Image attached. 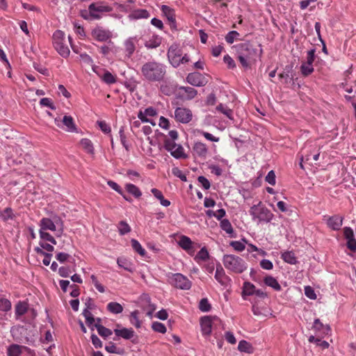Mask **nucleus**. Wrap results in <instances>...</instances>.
<instances>
[{
	"label": "nucleus",
	"mask_w": 356,
	"mask_h": 356,
	"mask_svg": "<svg viewBox=\"0 0 356 356\" xmlns=\"http://www.w3.org/2000/svg\"><path fill=\"white\" fill-rule=\"evenodd\" d=\"M107 310L113 314H119L122 312V306L116 302H111L106 306Z\"/></svg>",
	"instance_id": "obj_34"
},
{
	"label": "nucleus",
	"mask_w": 356,
	"mask_h": 356,
	"mask_svg": "<svg viewBox=\"0 0 356 356\" xmlns=\"http://www.w3.org/2000/svg\"><path fill=\"white\" fill-rule=\"evenodd\" d=\"M89 10L91 14V18L99 19L106 13L113 10V8L104 1H99L92 3L89 5Z\"/></svg>",
	"instance_id": "obj_8"
},
{
	"label": "nucleus",
	"mask_w": 356,
	"mask_h": 356,
	"mask_svg": "<svg viewBox=\"0 0 356 356\" xmlns=\"http://www.w3.org/2000/svg\"><path fill=\"white\" fill-rule=\"evenodd\" d=\"M314 149V145H311V144H306L302 152V154L300 157V167L302 168H303V165H302V162L304 161V159H305L306 161H309L310 159V154H305V150L307 151V152H311L312 151V149Z\"/></svg>",
	"instance_id": "obj_46"
},
{
	"label": "nucleus",
	"mask_w": 356,
	"mask_h": 356,
	"mask_svg": "<svg viewBox=\"0 0 356 356\" xmlns=\"http://www.w3.org/2000/svg\"><path fill=\"white\" fill-rule=\"evenodd\" d=\"M179 90L184 92L182 94L185 95L186 98H187L188 99H191L194 98L195 97V95H197L196 90L192 87L182 86V87H180Z\"/></svg>",
	"instance_id": "obj_37"
},
{
	"label": "nucleus",
	"mask_w": 356,
	"mask_h": 356,
	"mask_svg": "<svg viewBox=\"0 0 356 356\" xmlns=\"http://www.w3.org/2000/svg\"><path fill=\"white\" fill-rule=\"evenodd\" d=\"M186 81L194 86H203L207 83L202 74L199 72L189 73L186 76Z\"/></svg>",
	"instance_id": "obj_19"
},
{
	"label": "nucleus",
	"mask_w": 356,
	"mask_h": 356,
	"mask_svg": "<svg viewBox=\"0 0 356 356\" xmlns=\"http://www.w3.org/2000/svg\"><path fill=\"white\" fill-rule=\"evenodd\" d=\"M107 184L108 186L111 188L113 189V191H115L116 193H118V194H120V195L123 196V198L125 199L127 201H129V199L127 197H126L125 196L123 195V192H122V188H120V186L115 182L113 181H108L107 182Z\"/></svg>",
	"instance_id": "obj_57"
},
{
	"label": "nucleus",
	"mask_w": 356,
	"mask_h": 356,
	"mask_svg": "<svg viewBox=\"0 0 356 356\" xmlns=\"http://www.w3.org/2000/svg\"><path fill=\"white\" fill-rule=\"evenodd\" d=\"M220 226L222 230H224L227 234H229L230 236H233L234 234V229L233 227L230 222V221L228 219H222L220 221Z\"/></svg>",
	"instance_id": "obj_36"
},
{
	"label": "nucleus",
	"mask_w": 356,
	"mask_h": 356,
	"mask_svg": "<svg viewBox=\"0 0 356 356\" xmlns=\"http://www.w3.org/2000/svg\"><path fill=\"white\" fill-rule=\"evenodd\" d=\"M12 308L11 302L5 298H0V311L7 312Z\"/></svg>",
	"instance_id": "obj_53"
},
{
	"label": "nucleus",
	"mask_w": 356,
	"mask_h": 356,
	"mask_svg": "<svg viewBox=\"0 0 356 356\" xmlns=\"http://www.w3.org/2000/svg\"><path fill=\"white\" fill-rule=\"evenodd\" d=\"M172 173L174 176L180 179L181 181H187L186 176L185 175V174H184L183 172L181 170H179L178 168L174 167L172 169Z\"/></svg>",
	"instance_id": "obj_62"
},
{
	"label": "nucleus",
	"mask_w": 356,
	"mask_h": 356,
	"mask_svg": "<svg viewBox=\"0 0 356 356\" xmlns=\"http://www.w3.org/2000/svg\"><path fill=\"white\" fill-rule=\"evenodd\" d=\"M175 118L180 123L186 124L191 120L192 113L188 108L178 107L175 111Z\"/></svg>",
	"instance_id": "obj_13"
},
{
	"label": "nucleus",
	"mask_w": 356,
	"mask_h": 356,
	"mask_svg": "<svg viewBox=\"0 0 356 356\" xmlns=\"http://www.w3.org/2000/svg\"><path fill=\"white\" fill-rule=\"evenodd\" d=\"M168 58L170 64L175 67H178L180 64L189 62L187 55H182L181 49L177 44H172L168 49Z\"/></svg>",
	"instance_id": "obj_7"
},
{
	"label": "nucleus",
	"mask_w": 356,
	"mask_h": 356,
	"mask_svg": "<svg viewBox=\"0 0 356 356\" xmlns=\"http://www.w3.org/2000/svg\"><path fill=\"white\" fill-rule=\"evenodd\" d=\"M282 259L287 264L295 265L297 263V258L292 251H286L282 254Z\"/></svg>",
	"instance_id": "obj_32"
},
{
	"label": "nucleus",
	"mask_w": 356,
	"mask_h": 356,
	"mask_svg": "<svg viewBox=\"0 0 356 356\" xmlns=\"http://www.w3.org/2000/svg\"><path fill=\"white\" fill-rule=\"evenodd\" d=\"M97 331L102 337L108 338L112 335L113 332L101 325H96Z\"/></svg>",
	"instance_id": "obj_47"
},
{
	"label": "nucleus",
	"mask_w": 356,
	"mask_h": 356,
	"mask_svg": "<svg viewBox=\"0 0 356 356\" xmlns=\"http://www.w3.org/2000/svg\"><path fill=\"white\" fill-rule=\"evenodd\" d=\"M92 38L99 42H105L113 37V34L108 30L97 27L92 31Z\"/></svg>",
	"instance_id": "obj_17"
},
{
	"label": "nucleus",
	"mask_w": 356,
	"mask_h": 356,
	"mask_svg": "<svg viewBox=\"0 0 356 356\" xmlns=\"http://www.w3.org/2000/svg\"><path fill=\"white\" fill-rule=\"evenodd\" d=\"M343 235L346 239V245L348 248L353 251H356V238L353 230L350 227H345L343 229Z\"/></svg>",
	"instance_id": "obj_20"
},
{
	"label": "nucleus",
	"mask_w": 356,
	"mask_h": 356,
	"mask_svg": "<svg viewBox=\"0 0 356 356\" xmlns=\"http://www.w3.org/2000/svg\"><path fill=\"white\" fill-rule=\"evenodd\" d=\"M300 71L304 76L309 75L314 72L313 64L302 62L300 66Z\"/></svg>",
	"instance_id": "obj_51"
},
{
	"label": "nucleus",
	"mask_w": 356,
	"mask_h": 356,
	"mask_svg": "<svg viewBox=\"0 0 356 356\" xmlns=\"http://www.w3.org/2000/svg\"><path fill=\"white\" fill-rule=\"evenodd\" d=\"M255 289L256 287L252 283L248 281L244 282L242 291L243 297L254 295Z\"/></svg>",
	"instance_id": "obj_33"
},
{
	"label": "nucleus",
	"mask_w": 356,
	"mask_h": 356,
	"mask_svg": "<svg viewBox=\"0 0 356 356\" xmlns=\"http://www.w3.org/2000/svg\"><path fill=\"white\" fill-rule=\"evenodd\" d=\"M250 213L252 216V219L256 220L257 222H268L273 218L272 211L262 205L261 202L250 207Z\"/></svg>",
	"instance_id": "obj_6"
},
{
	"label": "nucleus",
	"mask_w": 356,
	"mask_h": 356,
	"mask_svg": "<svg viewBox=\"0 0 356 356\" xmlns=\"http://www.w3.org/2000/svg\"><path fill=\"white\" fill-rule=\"evenodd\" d=\"M238 60L244 67H249L259 58L262 54L260 45L254 47L249 43H243L237 45Z\"/></svg>",
	"instance_id": "obj_2"
},
{
	"label": "nucleus",
	"mask_w": 356,
	"mask_h": 356,
	"mask_svg": "<svg viewBox=\"0 0 356 356\" xmlns=\"http://www.w3.org/2000/svg\"><path fill=\"white\" fill-rule=\"evenodd\" d=\"M40 241L43 242H49L51 244L56 245V241L54 238L46 231L39 229Z\"/></svg>",
	"instance_id": "obj_39"
},
{
	"label": "nucleus",
	"mask_w": 356,
	"mask_h": 356,
	"mask_svg": "<svg viewBox=\"0 0 356 356\" xmlns=\"http://www.w3.org/2000/svg\"><path fill=\"white\" fill-rule=\"evenodd\" d=\"M238 349L241 352L250 353L252 352V346L247 341H241L238 344Z\"/></svg>",
	"instance_id": "obj_52"
},
{
	"label": "nucleus",
	"mask_w": 356,
	"mask_h": 356,
	"mask_svg": "<svg viewBox=\"0 0 356 356\" xmlns=\"http://www.w3.org/2000/svg\"><path fill=\"white\" fill-rule=\"evenodd\" d=\"M83 315L86 318V323L88 324V325L90 326L94 323V317L88 309H85L83 311Z\"/></svg>",
	"instance_id": "obj_60"
},
{
	"label": "nucleus",
	"mask_w": 356,
	"mask_h": 356,
	"mask_svg": "<svg viewBox=\"0 0 356 356\" xmlns=\"http://www.w3.org/2000/svg\"><path fill=\"white\" fill-rule=\"evenodd\" d=\"M40 230L56 232V236L60 237L63 234V221L55 216L52 218H42L39 222Z\"/></svg>",
	"instance_id": "obj_4"
},
{
	"label": "nucleus",
	"mask_w": 356,
	"mask_h": 356,
	"mask_svg": "<svg viewBox=\"0 0 356 356\" xmlns=\"http://www.w3.org/2000/svg\"><path fill=\"white\" fill-rule=\"evenodd\" d=\"M34 251L40 255H42L44 257V259L42 260V264L45 266H48L50 264L51 259V254L47 253L46 252L42 250L40 248H34Z\"/></svg>",
	"instance_id": "obj_42"
},
{
	"label": "nucleus",
	"mask_w": 356,
	"mask_h": 356,
	"mask_svg": "<svg viewBox=\"0 0 356 356\" xmlns=\"http://www.w3.org/2000/svg\"><path fill=\"white\" fill-rule=\"evenodd\" d=\"M265 181L271 186L276 184V175L273 170L269 171L265 177Z\"/></svg>",
	"instance_id": "obj_61"
},
{
	"label": "nucleus",
	"mask_w": 356,
	"mask_h": 356,
	"mask_svg": "<svg viewBox=\"0 0 356 356\" xmlns=\"http://www.w3.org/2000/svg\"><path fill=\"white\" fill-rule=\"evenodd\" d=\"M111 54L115 56L119 60H125L124 57V54L122 52V49L120 47L114 45L113 42H111Z\"/></svg>",
	"instance_id": "obj_41"
},
{
	"label": "nucleus",
	"mask_w": 356,
	"mask_h": 356,
	"mask_svg": "<svg viewBox=\"0 0 356 356\" xmlns=\"http://www.w3.org/2000/svg\"><path fill=\"white\" fill-rule=\"evenodd\" d=\"M15 213L11 207H6L4 209H0V220L3 222H7L9 220H13L15 218Z\"/></svg>",
	"instance_id": "obj_28"
},
{
	"label": "nucleus",
	"mask_w": 356,
	"mask_h": 356,
	"mask_svg": "<svg viewBox=\"0 0 356 356\" xmlns=\"http://www.w3.org/2000/svg\"><path fill=\"white\" fill-rule=\"evenodd\" d=\"M327 225L332 229L338 230L342 225V218L339 216H332L328 219Z\"/></svg>",
	"instance_id": "obj_29"
},
{
	"label": "nucleus",
	"mask_w": 356,
	"mask_h": 356,
	"mask_svg": "<svg viewBox=\"0 0 356 356\" xmlns=\"http://www.w3.org/2000/svg\"><path fill=\"white\" fill-rule=\"evenodd\" d=\"M35 248H40L43 251L47 252V253L52 252L54 250V244L47 243V242H43V241H39V247H35Z\"/></svg>",
	"instance_id": "obj_56"
},
{
	"label": "nucleus",
	"mask_w": 356,
	"mask_h": 356,
	"mask_svg": "<svg viewBox=\"0 0 356 356\" xmlns=\"http://www.w3.org/2000/svg\"><path fill=\"white\" fill-rule=\"evenodd\" d=\"M222 263L225 268L232 273H242L248 269V264L242 258L234 254L225 255Z\"/></svg>",
	"instance_id": "obj_3"
},
{
	"label": "nucleus",
	"mask_w": 356,
	"mask_h": 356,
	"mask_svg": "<svg viewBox=\"0 0 356 356\" xmlns=\"http://www.w3.org/2000/svg\"><path fill=\"white\" fill-rule=\"evenodd\" d=\"M55 124L58 127H63L64 125L65 129L66 131H70V133H73V131H76V125L74 124V120L71 116L65 115L63 118V121H58L57 119H55Z\"/></svg>",
	"instance_id": "obj_18"
},
{
	"label": "nucleus",
	"mask_w": 356,
	"mask_h": 356,
	"mask_svg": "<svg viewBox=\"0 0 356 356\" xmlns=\"http://www.w3.org/2000/svg\"><path fill=\"white\" fill-rule=\"evenodd\" d=\"M161 10L169 22H175V15L173 9L168 6L163 5L161 7Z\"/></svg>",
	"instance_id": "obj_35"
},
{
	"label": "nucleus",
	"mask_w": 356,
	"mask_h": 356,
	"mask_svg": "<svg viewBox=\"0 0 356 356\" xmlns=\"http://www.w3.org/2000/svg\"><path fill=\"white\" fill-rule=\"evenodd\" d=\"M125 190L136 198H140L142 196L140 188L134 184H127L125 185Z\"/></svg>",
	"instance_id": "obj_31"
},
{
	"label": "nucleus",
	"mask_w": 356,
	"mask_h": 356,
	"mask_svg": "<svg viewBox=\"0 0 356 356\" xmlns=\"http://www.w3.org/2000/svg\"><path fill=\"white\" fill-rule=\"evenodd\" d=\"M239 36V33L235 31H230L227 33L225 37L226 42L228 44H233Z\"/></svg>",
	"instance_id": "obj_59"
},
{
	"label": "nucleus",
	"mask_w": 356,
	"mask_h": 356,
	"mask_svg": "<svg viewBox=\"0 0 356 356\" xmlns=\"http://www.w3.org/2000/svg\"><path fill=\"white\" fill-rule=\"evenodd\" d=\"M130 19H142L149 17V12L145 9H137L133 10L129 15Z\"/></svg>",
	"instance_id": "obj_23"
},
{
	"label": "nucleus",
	"mask_w": 356,
	"mask_h": 356,
	"mask_svg": "<svg viewBox=\"0 0 356 356\" xmlns=\"http://www.w3.org/2000/svg\"><path fill=\"white\" fill-rule=\"evenodd\" d=\"M118 229L120 235H124L131 230L130 225L124 220L120 221Z\"/></svg>",
	"instance_id": "obj_50"
},
{
	"label": "nucleus",
	"mask_w": 356,
	"mask_h": 356,
	"mask_svg": "<svg viewBox=\"0 0 356 356\" xmlns=\"http://www.w3.org/2000/svg\"><path fill=\"white\" fill-rule=\"evenodd\" d=\"M138 117L143 122L150 123L153 126L156 125L155 122L146 115L144 111H140L138 113Z\"/></svg>",
	"instance_id": "obj_64"
},
{
	"label": "nucleus",
	"mask_w": 356,
	"mask_h": 356,
	"mask_svg": "<svg viewBox=\"0 0 356 356\" xmlns=\"http://www.w3.org/2000/svg\"><path fill=\"white\" fill-rule=\"evenodd\" d=\"M215 278L221 285L225 286L228 283L229 277L225 274L223 267L220 264L216 266Z\"/></svg>",
	"instance_id": "obj_22"
},
{
	"label": "nucleus",
	"mask_w": 356,
	"mask_h": 356,
	"mask_svg": "<svg viewBox=\"0 0 356 356\" xmlns=\"http://www.w3.org/2000/svg\"><path fill=\"white\" fill-rule=\"evenodd\" d=\"M131 323L134 325L136 328H140L142 323L139 319V311L135 310L131 313Z\"/></svg>",
	"instance_id": "obj_45"
},
{
	"label": "nucleus",
	"mask_w": 356,
	"mask_h": 356,
	"mask_svg": "<svg viewBox=\"0 0 356 356\" xmlns=\"http://www.w3.org/2000/svg\"><path fill=\"white\" fill-rule=\"evenodd\" d=\"M305 294L308 298L311 300L316 299V294L314 289L310 286H305Z\"/></svg>",
	"instance_id": "obj_63"
},
{
	"label": "nucleus",
	"mask_w": 356,
	"mask_h": 356,
	"mask_svg": "<svg viewBox=\"0 0 356 356\" xmlns=\"http://www.w3.org/2000/svg\"><path fill=\"white\" fill-rule=\"evenodd\" d=\"M117 264L118 267L122 268V269L127 270V272H133L134 270V267L133 266V264L129 259L126 258H118Z\"/></svg>",
	"instance_id": "obj_25"
},
{
	"label": "nucleus",
	"mask_w": 356,
	"mask_h": 356,
	"mask_svg": "<svg viewBox=\"0 0 356 356\" xmlns=\"http://www.w3.org/2000/svg\"><path fill=\"white\" fill-rule=\"evenodd\" d=\"M131 245H132V249L138 252L141 257H145L146 251L142 247L141 244L136 239L131 240Z\"/></svg>",
	"instance_id": "obj_40"
},
{
	"label": "nucleus",
	"mask_w": 356,
	"mask_h": 356,
	"mask_svg": "<svg viewBox=\"0 0 356 356\" xmlns=\"http://www.w3.org/2000/svg\"><path fill=\"white\" fill-rule=\"evenodd\" d=\"M170 283L176 288L188 290L191 286V282L188 277L180 273H176L168 276Z\"/></svg>",
	"instance_id": "obj_10"
},
{
	"label": "nucleus",
	"mask_w": 356,
	"mask_h": 356,
	"mask_svg": "<svg viewBox=\"0 0 356 356\" xmlns=\"http://www.w3.org/2000/svg\"><path fill=\"white\" fill-rule=\"evenodd\" d=\"M105 350L110 353H115L122 355L124 352V349L118 347L113 342H110L105 346Z\"/></svg>",
	"instance_id": "obj_43"
},
{
	"label": "nucleus",
	"mask_w": 356,
	"mask_h": 356,
	"mask_svg": "<svg viewBox=\"0 0 356 356\" xmlns=\"http://www.w3.org/2000/svg\"><path fill=\"white\" fill-rule=\"evenodd\" d=\"M216 321H219L217 316H206L200 318V328H202V334L204 337H209L212 332L213 324Z\"/></svg>",
	"instance_id": "obj_11"
},
{
	"label": "nucleus",
	"mask_w": 356,
	"mask_h": 356,
	"mask_svg": "<svg viewBox=\"0 0 356 356\" xmlns=\"http://www.w3.org/2000/svg\"><path fill=\"white\" fill-rule=\"evenodd\" d=\"M138 38L136 37H131L126 39L123 42L124 49L122 50L125 60L129 59L136 51Z\"/></svg>",
	"instance_id": "obj_12"
},
{
	"label": "nucleus",
	"mask_w": 356,
	"mask_h": 356,
	"mask_svg": "<svg viewBox=\"0 0 356 356\" xmlns=\"http://www.w3.org/2000/svg\"><path fill=\"white\" fill-rule=\"evenodd\" d=\"M152 328L154 332L165 334L167 329L164 324L159 322H154L152 325Z\"/></svg>",
	"instance_id": "obj_58"
},
{
	"label": "nucleus",
	"mask_w": 356,
	"mask_h": 356,
	"mask_svg": "<svg viewBox=\"0 0 356 356\" xmlns=\"http://www.w3.org/2000/svg\"><path fill=\"white\" fill-rule=\"evenodd\" d=\"M252 312L254 316H267L268 311L266 307H259L256 303H253L252 307Z\"/></svg>",
	"instance_id": "obj_38"
},
{
	"label": "nucleus",
	"mask_w": 356,
	"mask_h": 356,
	"mask_svg": "<svg viewBox=\"0 0 356 356\" xmlns=\"http://www.w3.org/2000/svg\"><path fill=\"white\" fill-rule=\"evenodd\" d=\"M81 147L88 154H93L95 152L93 143L89 138H84L80 140Z\"/></svg>",
	"instance_id": "obj_30"
},
{
	"label": "nucleus",
	"mask_w": 356,
	"mask_h": 356,
	"mask_svg": "<svg viewBox=\"0 0 356 356\" xmlns=\"http://www.w3.org/2000/svg\"><path fill=\"white\" fill-rule=\"evenodd\" d=\"M264 282L266 285L271 288H273V289L275 291H279L282 290V286L279 283L277 280L272 275L266 276L264 279Z\"/></svg>",
	"instance_id": "obj_24"
},
{
	"label": "nucleus",
	"mask_w": 356,
	"mask_h": 356,
	"mask_svg": "<svg viewBox=\"0 0 356 356\" xmlns=\"http://www.w3.org/2000/svg\"><path fill=\"white\" fill-rule=\"evenodd\" d=\"M164 147L170 154L177 159H187L188 155L185 153L184 147L170 139H165Z\"/></svg>",
	"instance_id": "obj_9"
},
{
	"label": "nucleus",
	"mask_w": 356,
	"mask_h": 356,
	"mask_svg": "<svg viewBox=\"0 0 356 356\" xmlns=\"http://www.w3.org/2000/svg\"><path fill=\"white\" fill-rule=\"evenodd\" d=\"M24 351H27L32 356L35 354L34 351L29 348L16 343L11 344L8 347L7 354L8 356H19Z\"/></svg>",
	"instance_id": "obj_15"
},
{
	"label": "nucleus",
	"mask_w": 356,
	"mask_h": 356,
	"mask_svg": "<svg viewBox=\"0 0 356 356\" xmlns=\"http://www.w3.org/2000/svg\"><path fill=\"white\" fill-rule=\"evenodd\" d=\"M28 311V306L25 302H19L15 307V315L21 316Z\"/></svg>",
	"instance_id": "obj_48"
},
{
	"label": "nucleus",
	"mask_w": 356,
	"mask_h": 356,
	"mask_svg": "<svg viewBox=\"0 0 356 356\" xmlns=\"http://www.w3.org/2000/svg\"><path fill=\"white\" fill-rule=\"evenodd\" d=\"M245 243L247 241L245 240L232 241L230 245L237 252H242L245 248Z\"/></svg>",
	"instance_id": "obj_54"
},
{
	"label": "nucleus",
	"mask_w": 356,
	"mask_h": 356,
	"mask_svg": "<svg viewBox=\"0 0 356 356\" xmlns=\"http://www.w3.org/2000/svg\"><path fill=\"white\" fill-rule=\"evenodd\" d=\"M92 68L93 72H95L99 76V78L106 84L110 85L115 83L116 82V76L111 74L109 71L103 70L104 72L102 74V69L99 67L97 65H93Z\"/></svg>",
	"instance_id": "obj_14"
},
{
	"label": "nucleus",
	"mask_w": 356,
	"mask_h": 356,
	"mask_svg": "<svg viewBox=\"0 0 356 356\" xmlns=\"http://www.w3.org/2000/svg\"><path fill=\"white\" fill-rule=\"evenodd\" d=\"M141 74L149 82H161L166 74V66L160 62L147 61L141 66Z\"/></svg>",
	"instance_id": "obj_1"
},
{
	"label": "nucleus",
	"mask_w": 356,
	"mask_h": 356,
	"mask_svg": "<svg viewBox=\"0 0 356 356\" xmlns=\"http://www.w3.org/2000/svg\"><path fill=\"white\" fill-rule=\"evenodd\" d=\"M177 243L178 245L189 255L193 256L194 254L195 249L193 243L189 237L184 235L181 236Z\"/></svg>",
	"instance_id": "obj_16"
},
{
	"label": "nucleus",
	"mask_w": 356,
	"mask_h": 356,
	"mask_svg": "<svg viewBox=\"0 0 356 356\" xmlns=\"http://www.w3.org/2000/svg\"><path fill=\"white\" fill-rule=\"evenodd\" d=\"M209 257L210 255L208 250L207 249V248L203 247L196 254V255L194 257V260L197 264H200V262L207 261L209 259Z\"/></svg>",
	"instance_id": "obj_27"
},
{
	"label": "nucleus",
	"mask_w": 356,
	"mask_h": 356,
	"mask_svg": "<svg viewBox=\"0 0 356 356\" xmlns=\"http://www.w3.org/2000/svg\"><path fill=\"white\" fill-rule=\"evenodd\" d=\"M161 43V38L158 36H154L145 43V47L148 49H155L160 46Z\"/></svg>",
	"instance_id": "obj_44"
},
{
	"label": "nucleus",
	"mask_w": 356,
	"mask_h": 356,
	"mask_svg": "<svg viewBox=\"0 0 356 356\" xmlns=\"http://www.w3.org/2000/svg\"><path fill=\"white\" fill-rule=\"evenodd\" d=\"M216 110L224 114L229 120H233V112L227 106L221 104L216 107Z\"/></svg>",
	"instance_id": "obj_49"
},
{
	"label": "nucleus",
	"mask_w": 356,
	"mask_h": 356,
	"mask_svg": "<svg viewBox=\"0 0 356 356\" xmlns=\"http://www.w3.org/2000/svg\"><path fill=\"white\" fill-rule=\"evenodd\" d=\"M198 308L203 312H208L211 309V305L207 298H203L200 300V302H199Z\"/></svg>",
	"instance_id": "obj_55"
},
{
	"label": "nucleus",
	"mask_w": 356,
	"mask_h": 356,
	"mask_svg": "<svg viewBox=\"0 0 356 356\" xmlns=\"http://www.w3.org/2000/svg\"><path fill=\"white\" fill-rule=\"evenodd\" d=\"M52 42L56 52L63 58H68L70 50L66 44L65 33L60 30L56 31L52 36Z\"/></svg>",
	"instance_id": "obj_5"
},
{
	"label": "nucleus",
	"mask_w": 356,
	"mask_h": 356,
	"mask_svg": "<svg viewBox=\"0 0 356 356\" xmlns=\"http://www.w3.org/2000/svg\"><path fill=\"white\" fill-rule=\"evenodd\" d=\"M116 337L129 340L134 337V330L131 328H120V325H116V328L113 331Z\"/></svg>",
	"instance_id": "obj_21"
},
{
	"label": "nucleus",
	"mask_w": 356,
	"mask_h": 356,
	"mask_svg": "<svg viewBox=\"0 0 356 356\" xmlns=\"http://www.w3.org/2000/svg\"><path fill=\"white\" fill-rule=\"evenodd\" d=\"M193 151L199 156H206L208 153L207 145L202 142H196L193 145Z\"/></svg>",
	"instance_id": "obj_26"
}]
</instances>
